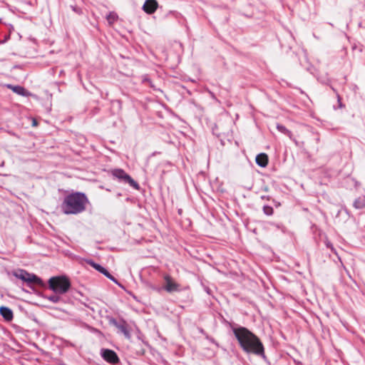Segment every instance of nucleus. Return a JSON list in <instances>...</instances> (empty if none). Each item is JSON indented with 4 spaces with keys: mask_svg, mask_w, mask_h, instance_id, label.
I'll return each instance as SVG.
<instances>
[{
    "mask_svg": "<svg viewBox=\"0 0 365 365\" xmlns=\"http://www.w3.org/2000/svg\"><path fill=\"white\" fill-rule=\"evenodd\" d=\"M263 210L267 215H272L273 214V208L270 206H264Z\"/></svg>",
    "mask_w": 365,
    "mask_h": 365,
    "instance_id": "16",
    "label": "nucleus"
},
{
    "mask_svg": "<svg viewBox=\"0 0 365 365\" xmlns=\"http://www.w3.org/2000/svg\"><path fill=\"white\" fill-rule=\"evenodd\" d=\"M112 175L124 183L128 184L132 187L138 190L139 185L128 174L122 169H114L111 171Z\"/></svg>",
    "mask_w": 365,
    "mask_h": 365,
    "instance_id": "4",
    "label": "nucleus"
},
{
    "mask_svg": "<svg viewBox=\"0 0 365 365\" xmlns=\"http://www.w3.org/2000/svg\"><path fill=\"white\" fill-rule=\"evenodd\" d=\"M38 125V121L35 118H32V126L36 127Z\"/></svg>",
    "mask_w": 365,
    "mask_h": 365,
    "instance_id": "19",
    "label": "nucleus"
},
{
    "mask_svg": "<svg viewBox=\"0 0 365 365\" xmlns=\"http://www.w3.org/2000/svg\"><path fill=\"white\" fill-rule=\"evenodd\" d=\"M158 8L156 0H146L143 6V11L148 14H153Z\"/></svg>",
    "mask_w": 365,
    "mask_h": 365,
    "instance_id": "8",
    "label": "nucleus"
},
{
    "mask_svg": "<svg viewBox=\"0 0 365 365\" xmlns=\"http://www.w3.org/2000/svg\"><path fill=\"white\" fill-rule=\"evenodd\" d=\"M165 285L164 289L168 292H179L180 290V285L175 282V280L170 275L164 276Z\"/></svg>",
    "mask_w": 365,
    "mask_h": 365,
    "instance_id": "6",
    "label": "nucleus"
},
{
    "mask_svg": "<svg viewBox=\"0 0 365 365\" xmlns=\"http://www.w3.org/2000/svg\"><path fill=\"white\" fill-rule=\"evenodd\" d=\"M118 16L115 13H110L107 16V20L110 24L114 23L117 20Z\"/></svg>",
    "mask_w": 365,
    "mask_h": 365,
    "instance_id": "15",
    "label": "nucleus"
},
{
    "mask_svg": "<svg viewBox=\"0 0 365 365\" xmlns=\"http://www.w3.org/2000/svg\"><path fill=\"white\" fill-rule=\"evenodd\" d=\"M0 314L6 321L10 322L13 319L14 314L11 309L1 307H0Z\"/></svg>",
    "mask_w": 365,
    "mask_h": 365,
    "instance_id": "10",
    "label": "nucleus"
},
{
    "mask_svg": "<svg viewBox=\"0 0 365 365\" xmlns=\"http://www.w3.org/2000/svg\"><path fill=\"white\" fill-rule=\"evenodd\" d=\"M118 327L119 331L121 333H123L126 338L129 339L130 337V331L128 329V327L126 325L120 324Z\"/></svg>",
    "mask_w": 365,
    "mask_h": 365,
    "instance_id": "14",
    "label": "nucleus"
},
{
    "mask_svg": "<svg viewBox=\"0 0 365 365\" xmlns=\"http://www.w3.org/2000/svg\"><path fill=\"white\" fill-rule=\"evenodd\" d=\"M234 334L242 348L248 353L261 355L264 347L259 339L245 327L234 329Z\"/></svg>",
    "mask_w": 365,
    "mask_h": 365,
    "instance_id": "1",
    "label": "nucleus"
},
{
    "mask_svg": "<svg viewBox=\"0 0 365 365\" xmlns=\"http://www.w3.org/2000/svg\"><path fill=\"white\" fill-rule=\"evenodd\" d=\"M101 355L105 361L112 364H116L120 361L117 354L111 349H103Z\"/></svg>",
    "mask_w": 365,
    "mask_h": 365,
    "instance_id": "7",
    "label": "nucleus"
},
{
    "mask_svg": "<svg viewBox=\"0 0 365 365\" xmlns=\"http://www.w3.org/2000/svg\"><path fill=\"white\" fill-rule=\"evenodd\" d=\"M48 299L53 302H58L60 299V297L57 295H52Z\"/></svg>",
    "mask_w": 365,
    "mask_h": 365,
    "instance_id": "17",
    "label": "nucleus"
},
{
    "mask_svg": "<svg viewBox=\"0 0 365 365\" xmlns=\"http://www.w3.org/2000/svg\"><path fill=\"white\" fill-rule=\"evenodd\" d=\"M71 286V282L66 276L52 277L48 280L49 288L56 294L66 293Z\"/></svg>",
    "mask_w": 365,
    "mask_h": 365,
    "instance_id": "3",
    "label": "nucleus"
},
{
    "mask_svg": "<svg viewBox=\"0 0 365 365\" xmlns=\"http://www.w3.org/2000/svg\"><path fill=\"white\" fill-rule=\"evenodd\" d=\"M14 276L29 283H34L36 284H41L42 281L36 275L30 274L26 270L20 269L14 273Z\"/></svg>",
    "mask_w": 365,
    "mask_h": 365,
    "instance_id": "5",
    "label": "nucleus"
},
{
    "mask_svg": "<svg viewBox=\"0 0 365 365\" xmlns=\"http://www.w3.org/2000/svg\"><path fill=\"white\" fill-rule=\"evenodd\" d=\"M277 128H278L280 131L284 132V133H285L286 131H287V130L284 126H282V125H278V126H277Z\"/></svg>",
    "mask_w": 365,
    "mask_h": 365,
    "instance_id": "18",
    "label": "nucleus"
},
{
    "mask_svg": "<svg viewBox=\"0 0 365 365\" xmlns=\"http://www.w3.org/2000/svg\"><path fill=\"white\" fill-rule=\"evenodd\" d=\"M269 162L268 156L265 153L258 154L256 157V163L260 167L264 168Z\"/></svg>",
    "mask_w": 365,
    "mask_h": 365,
    "instance_id": "11",
    "label": "nucleus"
},
{
    "mask_svg": "<svg viewBox=\"0 0 365 365\" xmlns=\"http://www.w3.org/2000/svg\"><path fill=\"white\" fill-rule=\"evenodd\" d=\"M7 87L17 94H19L21 96L26 95V91L25 88L21 86H14L11 85H8Z\"/></svg>",
    "mask_w": 365,
    "mask_h": 365,
    "instance_id": "13",
    "label": "nucleus"
},
{
    "mask_svg": "<svg viewBox=\"0 0 365 365\" xmlns=\"http://www.w3.org/2000/svg\"><path fill=\"white\" fill-rule=\"evenodd\" d=\"M88 203V199L84 193L73 192L67 195L62 204L61 210L66 215H77L83 212Z\"/></svg>",
    "mask_w": 365,
    "mask_h": 365,
    "instance_id": "2",
    "label": "nucleus"
},
{
    "mask_svg": "<svg viewBox=\"0 0 365 365\" xmlns=\"http://www.w3.org/2000/svg\"><path fill=\"white\" fill-rule=\"evenodd\" d=\"M354 207L356 209H363L365 207V196L359 197L355 200Z\"/></svg>",
    "mask_w": 365,
    "mask_h": 365,
    "instance_id": "12",
    "label": "nucleus"
},
{
    "mask_svg": "<svg viewBox=\"0 0 365 365\" xmlns=\"http://www.w3.org/2000/svg\"><path fill=\"white\" fill-rule=\"evenodd\" d=\"M88 263L93 267L95 269L98 271L99 272L104 274L106 277L112 280L113 282H116V279L101 265L93 262V261H88Z\"/></svg>",
    "mask_w": 365,
    "mask_h": 365,
    "instance_id": "9",
    "label": "nucleus"
}]
</instances>
